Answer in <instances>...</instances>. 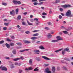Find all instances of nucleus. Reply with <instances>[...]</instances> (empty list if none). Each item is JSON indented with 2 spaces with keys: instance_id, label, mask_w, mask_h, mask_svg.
Wrapping results in <instances>:
<instances>
[{
  "instance_id": "obj_42",
  "label": "nucleus",
  "mask_w": 73,
  "mask_h": 73,
  "mask_svg": "<svg viewBox=\"0 0 73 73\" xmlns=\"http://www.w3.org/2000/svg\"><path fill=\"white\" fill-rule=\"evenodd\" d=\"M52 9H50L49 13L50 14H52Z\"/></svg>"
},
{
  "instance_id": "obj_1",
  "label": "nucleus",
  "mask_w": 73,
  "mask_h": 73,
  "mask_svg": "<svg viewBox=\"0 0 73 73\" xmlns=\"http://www.w3.org/2000/svg\"><path fill=\"white\" fill-rule=\"evenodd\" d=\"M13 2L15 5H17V4L20 5V4H21V2L20 1H18L16 0H13Z\"/></svg>"
},
{
  "instance_id": "obj_63",
  "label": "nucleus",
  "mask_w": 73,
  "mask_h": 73,
  "mask_svg": "<svg viewBox=\"0 0 73 73\" xmlns=\"http://www.w3.org/2000/svg\"><path fill=\"white\" fill-rule=\"evenodd\" d=\"M15 65H18V63L15 62Z\"/></svg>"
},
{
  "instance_id": "obj_44",
  "label": "nucleus",
  "mask_w": 73,
  "mask_h": 73,
  "mask_svg": "<svg viewBox=\"0 0 73 73\" xmlns=\"http://www.w3.org/2000/svg\"><path fill=\"white\" fill-rule=\"evenodd\" d=\"M44 29L47 30H49V29H50L49 28V27H45V28H44Z\"/></svg>"
},
{
  "instance_id": "obj_14",
  "label": "nucleus",
  "mask_w": 73,
  "mask_h": 73,
  "mask_svg": "<svg viewBox=\"0 0 73 73\" xmlns=\"http://www.w3.org/2000/svg\"><path fill=\"white\" fill-rule=\"evenodd\" d=\"M38 38L37 37H32L31 38V40H37Z\"/></svg>"
},
{
  "instance_id": "obj_45",
  "label": "nucleus",
  "mask_w": 73,
  "mask_h": 73,
  "mask_svg": "<svg viewBox=\"0 0 73 73\" xmlns=\"http://www.w3.org/2000/svg\"><path fill=\"white\" fill-rule=\"evenodd\" d=\"M48 24L49 25H52V23L50 22H48Z\"/></svg>"
},
{
  "instance_id": "obj_58",
  "label": "nucleus",
  "mask_w": 73,
  "mask_h": 73,
  "mask_svg": "<svg viewBox=\"0 0 73 73\" xmlns=\"http://www.w3.org/2000/svg\"><path fill=\"white\" fill-rule=\"evenodd\" d=\"M11 38H12V39H14L15 38V37H14V36H11Z\"/></svg>"
},
{
  "instance_id": "obj_61",
  "label": "nucleus",
  "mask_w": 73,
  "mask_h": 73,
  "mask_svg": "<svg viewBox=\"0 0 73 73\" xmlns=\"http://www.w3.org/2000/svg\"><path fill=\"white\" fill-rule=\"evenodd\" d=\"M57 69L58 70H60V67H58L57 68Z\"/></svg>"
},
{
  "instance_id": "obj_38",
  "label": "nucleus",
  "mask_w": 73,
  "mask_h": 73,
  "mask_svg": "<svg viewBox=\"0 0 73 73\" xmlns=\"http://www.w3.org/2000/svg\"><path fill=\"white\" fill-rule=\"evenodd\" d=\"M6 40L7 41H12V40H10L8 38H7L6 39Z\"/></svg>"
},
{
  "instance_id": "obj_39",
  "label": "nucleus",
  "mask_w": 73,
  "mask_h": 73,
  "mask_svg": "<svg viewBox=\"0 0 73 73\" xmlns=\"http://www.w3.org/2000/svg\"><path fill=\"white\" fill-rule=\"evenodd\" d=\"M35 52H37L38 53H40V51L38 50H35Z\"/></svg>"
},
{
  "instance_id": "obj_53",
  "label": "nucleus",
  "mask_w": 73,
  "mask_h": 73,
  "mask_svg": "<svg viewBox=\"0 0 73 73\" xmlns=\"http://www.w3.org/2000/svg\"><path fill=\"white\" fill-rule=\"evenodd\" d=\"M34 20L35 21H38V19L37 18H35L34 19Z\"/></svg>"
},
{
  "instance_id": "obj_60",
  "label": "nucleus",
  "mask_w": 73,
  "mask_h": 73,
  "mask_svg": "<svg viewBox=\"0 0 73 73\" xmlns=\"http://www.w3.org/2000/svg\"><path fill=\"white\" fill-rule=\"evenodd\" d=\"M36 25H38V24H40V22H39L38 23H37V22H36Z\"/></svg>"
},
{
  "instance_id": "obj_23",
  "label": "nucleus",
  "mask_w": 73,
  "mask_h": 73,
  "mask_svg": "<svg viewBox=\"0 0 73 73\" xmlns=\"http://www.w3.org/2000/svg\"><path fill=\"white\" fill-rule=\"evenodd\" d=\"M16 44H17V45H19V46H21V45H22V44L21 42L17 43Z\"/></svg>"
},
{
  "instance_id": "obj_33",
  "label": "nucleus",
  "mask_w": 73,
  "mask_h": 73,
  "mask_svg": "<svg viewBox=\"0 0 73 73\" xmlns=\"http://www.w3.org/2000/svg\"><path fill=\"white\" fill-rule=\"evenodd\" d=\"M15 44L13 43H10V46H13Z\"/></svg>"
},
{
  "instance_id": "obj_25",
  "label": "nucleus",
  "mask_w": 73,
  "mask_h": 73,
  "mask_svg": "<svg viewBox=\"0 0 73 73\" xmlns=\"http://www.w3.org/2000/svg\"><path fill=\"white\" fill-rule=\"evenodd\" d=\"M36 60H37V61H40L41 60V58L40 57H38L36 59Z\"/></svg>"
},
{
  "instance_id": "obj_26",
  "label": "nucleus",
  "mask_w": 73,
  "mask_h": 73,
  "mask_svg": "<svg viewBox=\"0 0 73 73\" xmlns=\"http://www.w3.org/2000/svg\"><path fill=\"white\" fill-rule=\"evenodd\" d=\"M16 14H18L19 13V9H17L15 10Z\"/></svg>"
},
{
  "instance_id": "obj_8",
  "label": "nucleus",
  "mask_w": 73,
  "mask_h": 73,
  "mask_svg": "<svg viewBox=\"0 0 73 73\" xmlns=\"http://www.w3.org/2000/svg\"><path fill=\"white\" fill-rule=\"evenodd\" d=\"M42 58H43L44 60H49L50 59L48 58L47 57L45 56H42Z\"/></svg>"
},
{
  "instance_id": "obj_52",
  "label": "nucleus",
  "mask_w": 73,
  "mask_h": 73,
  "mask_svg": "<svg viewBox=\"0 0 73 73\" xmlns=\"http://www.w3.org/2000/svg\"><path fill=\"white\" fill-rule=\"evenodd\" d=\"M40 49H44V47L42 46H40Z\"/></svg>"
},
{
  "instance_id": "obj_6",
  "label": "nucleus",
  "mask_w": 73,
  "mask_h": 73,
  "mask_svg": "<svg viewBox=\"0 0 73 73\" xmlns=\"http://www.w3.org/2000/svg\"><path fill=\"white\" fill-rule=\"evenodd\" d=\"M52 72L53 73H55V72H56V68L55 67H53L52 68Z\"/></svg>"
},
{
  "instance_id": "obj_10",
  "label": "nucleus",
  "mask_w": 73,
  "mask_h": 73,
  "mask_svg": "<svg viewBox=\"0 0 73 73\" xmlns=\"http://www.w3.org/2000/svg\"><path fill=\"white\" fill-rule=\"evenodd\" d=\"M63 50V48H61L59 50H57L56 51H55L54 52H56V53H58V52L60 51H61V50Z\"/></svg>"
},
{
  "instance_id": "obj_48",
  "label": "nucleus",
  "mask_w": 73,
  "mask_h": 73,
  "mask_svg": "<svg viewBox=\"0 0 73 73\" xmlns=\"http://www.w3.org/2000/svg\"><path fill=\"white\" fill-rule=\"evenodd\" d=\"M22 48V47L21 46L16 47V48H17V49H20V48Z\"/></svg>"
},
{
  "instance_id": "obj_31",
  "label": "nucleus",
  "mask_w": 73,
  "mask_h": 73,
  "mask_svg": "<svg viewBox=\"0 0 73 73\" xmlns=\"http://www.w3.org/2000/svg\"><path fill=\"white\" fill-rule=\"evenodd\" d=\"M66 52H65V51L64 50H63L62 51V54H64Z\"/></svg>"
},
{
  "instance_id": "obj_21",
  "label": "nucleus",
  "mask_w": 73,
  "mask_h": 73,
  "mask_svg": "<svg viewBox=\"0 0 73 73\" xmlns=\"http://www.w3.org/2000/svg\"><path fill=\"white\" fill-rule=\"evenodd\" d=\"M55 3L56 4H58V3H60V0H56L55 1Z\"/></svg>"
},
{
  "instance_id": "obj_51",
  "label": "nucleus",
  "mask_w": 73,
  "mask_h": 73,
  "mask_svg": "<svg viewBox=\"0 0 73 73\" xmlns=\"http://www.w3.org/2000/svg\"><path fill=\"white\" fill-rule=\"evenodd\" d=\"M33 68L32 67H29V70H33Z\"/></svg>"
},
{
  "instance_id": "obj_56",
  "label": "nucleus",
  "mask_w": 73,
  "mask_h": 73,
  "mask_svg": "<svg viewBox=\"0 0 73 73\" xmlns=\"http://www.w3.org/2000/svg\"><path fill=\"white\" fill-rule=\"evenodd\" d=\"M32 2H37L38 1H37V0H33L32 1Z\"/></svg>"
},
{
  "instance_id": "obj_50",
  "label": "nucleus",
  "mask_w": 73,
  "mask_h": 73,
  "mask_svg": "<svg viewBox=\"0 0 73 73\" xmlns=\"http://www.w3.org/2000/svg\"><path fill=\"white\" fill-rule=\"evenodd\" d=\"M39 3H39V5H42V4H43V2H42L41 1H40Z\"/></svg>"
},
{
  "instance_id": "obj_9",
  "label": "nucleus",
  "mask_w": 73,
  "mask_h": 73,
  "mask_svg": "<svg viewBox=\"0 0 73 73\" xmlns=\"http://www.w3.org/2000/svg\"><path fill=\"white\" fill-rule=\"evenodd\" d=\"M29 50V49H26L24 50H21L19 51V52L21 53H22L23 52H25L26 51H28Z\"/></svg>"
},
{
  "instance_id": "obj_40",
  "label": "nucleus",
  "mask_w": 73,
  "mask_h": 73,
  "mask_svg": "<svg viewBox=\"0 0 73 73\" xmlns=\"http://www.w3.org/2000/svg\"><path fill=\"white\" fill-rule=\"evenodd\" d=\"M9 24V23H4V25H5L7 26V25H8Z\"/></svg>"
},
{
  "instance_id": "obj_30",
  "label": "nucleus",
  "mask_w": 73,
  "mask_h": 73,
  "mask_svg": "<svg viewBox=\"0 0 73 73\" xmlns=\"http://www.w3.org/2000/svg\"><path fill=\"white\" fill-rule=\"evenodd\" d=\"M13 54H16V52L15 50H13Z\"/></svg>"
},
{
  "instance_id": "obj_24",
  "label": "nucleus",
  "mask_w": 73,
  "mask_h": 73,
  "mask_svg": "<svg viewBox=\"0 0 73 73\" xmlns=\"http://www.w3.org/2000/svg\"><path fill=\"white\" fill-rule=\"evenodd\" d=\"M27 23L29 25H33V24L30 23L28 21H27Z\"/></svg>"
},
{
  "instance_id": "obj_16",
  "label": "nucleus",
  "mask_w": 73,
  "mask_h": 73,
  "mask_svg": "<svg viewBox=\"0 0 73 73\" xmlns=\"http://www.w3.org/2000/svg\"><path fill=\"white\" fill-rule=\"evenodd\" d=\"M10 67L11 69H13L15 68V66H14V65H13V64H12L11 65Z\"/></svg>"
},
{
  "instance_id": "obj_18",
  "label": "nucleus",
  "mask_w": 73,
  "mask_h": 73,
  "mask_svg": "<svg viewBox=\"0 0 73 73\" xmlns=\"http://www.w3.org/2000/svg\"><path fill=\"white\" fill-rule=\"evenodd\" d=\"M10 15H13V14H15V11L14 10H13L12 11H10Z\"/></svg>"
},
{
  "instance_id": "obj_47",
  "label": "nucleus",
  "mask_w": 73,
  "mask_h": 73,
  "mask_svg": "<svg viewBox=\"0 0 73 73\" xmlns=\"http://www.w3.org/2000/svg\"><path fill=\"white\" fill-rule=\"evenodd\" d=\"M7 27H5L3 28V29L4 31H6L7 29Z\"/></svg>"
},
{
  "instance_id": "obj_59",
  "label": "nucleus",
  "mask_w": 73,
  "mask_h": 73,
  "mask_svg": "<svg viewBox=\"0 0 73 73\" xmlns=\"http://www.w3.org/2000/svg\"><path fill=\"white\" fill-rule=\"evenodd\" d=\"M60 10L61 12H62L63 11V9L62 8H60Z\"/></svg>"
},
{
  "instance_id": "obj_62",
  "label": "nucleus",
  "mask_w": 73,
  "mask_h": 73,
  "mask_svg": "<svg viewBox=\"0 0 73 73\" xmlns=\"http://www.w3.org/2000/svg\"><path fill=\"white\" fill-rule=\"evenodd\" d=\"M5 58H6V59H7V60H9L10 58L9 57H7Z\"/></svg>"
},
{
  "instance_id": "obj_11",
  "label": "nucleus",
  "mask_w": 73,
  "mask_h": 73,
  "mask_svg": "<svg viewBox=\"0 0 73 73\" xmlns=\"http://www.w3.org/2000/svg\"><path fill=\"white\" fill-rule=\"evenodd\" d=\"M32 61H33V60L32 59H30L29 60V62L30 65H32Z\"/></svg>"
},
{
  "instance_id": "obj_5",
  "label": "nucleus",
  "mask_w": 73,
  "mask_h": 73,
  "mask_svg": "<svg viewBox=\"0 0 73 73\" xmlns=\"http://www.w3.org/2000/svg\"><path fill=\"white\" fill-rule=\"evenodd\" d=\"M46 73H52V72L49 70V68H47L45 69Z\"/></svg>"
},
{
  "instance_id": "obj_15",
  "label": "nucleus",
  "mask_w": 73,
  "mask_h": 73,
  "mask_svg": "<svg viewBox=\"0 0 73 73\" xmlns=\"http://www.w3.org/2000/svg\"><path fill=\"white\" fill-rule=\"evenodd\" d=\"M24 42L25 43H26L27 44H29L31 43L30 41L28 40H24Z\"/></svg>"
},
{
  "instance_id": "obj_35",
  "label": "nucleus",
  "mask_w": 73,
  "mask_h": 73,
  "mask_svg": "<svg viewBox=\"0 0 73 73\" xmlns=\"http://www.w3.org/2000/svg\"><path fill=\"white\" fill-rule=\"evenodd\" d=\"M38 3L37 2H34L33 3L34 5H37Z\"/></svg>"
},
{
  "instance_id": "obj_49",
  "label": "nucleus",
  "mask_w": 73,
  "mask_h": 73,
  "mask_svg": "<svg viewBox=\"0 0 73 73\" xmlns=\"http://www.w3.org/2000/svg\"><path fill=\"white\" fill-rule=\"evenodd\" d=\"M61 29H65V28L63 26H61L60 27Z\"/></svg>"
},
{
  "instance_id": "obj_41",
  "label": "nucleus",
  "mask_w": 73,
  "mask_h": 73,
  "mask_svg": "<svg viewBox=\"0 0 73 73\" xmlns=\"http://www.w3.org/2000/svg\"><path fill=\"white\" fill-rule=\"evenodd\" d=\"M37 68H38V67L36 68L35 69H34V71H38V69H37Z\"/></svg>"
},
{
  "instance_id": "obj_2",
  "label": "nucleus",
  "mask_w": 73,
  "mask_h": 73,
  "mask_svg": "<svg viewBox=\"0 0 73 73\" xmlns=\"http://www.w3.org/2000/svg\"><path fill=\"white\" fill-rule=\"evenodd\" d=\"M67 16H69L70 17H72V15H71V11L70 10H69L67 12L66 14Z\"/></svg>"
},
{
  "instance_id": "obj_28",
  "label": "nucleus",
  "mask_w": 73,
  "mask_h": 73,
  "mask_svg": "<svg viewBox=\"0 0 73 73\" xmlns=\"http://www.w3.org/2000/svg\"><path fill=\"white\" fill-rule=\"evenodd\" d=\"M64 60H66V61H70L69 59V58H68L66 57L64 58Z\"/></svg>"
},
{
  "instance_id": "obj_36",
  "label": "nucleus",
  "mask_w": 73,
  "mask_h": 73,
  "mask_svg": "<svg viewBox=\"0 0 73 73\" xmlns=\"http://www.w3.org/2000/svg\"><path fill=\"white\" fill-rule=\"evenodd\" d=\"M19 73H22V72H23V70L21 69L19 70Z\"/></svg>"
},
{
  "instance_id": "obj_20",
  "label": "nucleus",
  "mask_w": 73,
  "mask_h": 73,
  "mask_svg": "<svg viewBox=\"0 0 73 73\" xmlns=\"http://www.w3.org/2000/svg\"><path fill=\"white\" fill-rule=\"evenodd\" d=\"M19 60H20V58H17L14 59L13 60L14 61H17Z\"/></svg>"
},
{
  "instance_id": "obj_19",
  "label": "nucleus",
  "mask_w": 73,
  "mask_h": 73,
  "mask_svg": "<svg viewBox=\"0 0 73 73\" xmlns=\"http://www.w3.org/2000/svg\"><path fill=\"white\" fill-rule=\"evenodd\" d=\"M21 18V15H19L17 17V19L18 20H20V19Z\"/></svg>"
},
{
  "instance_id": "obj_55",
  "label": "nucleus",
  "mask_w": 73,
  "mask_h": 73,
  "mask_svg": "<svg viewBox=\"0 0 73 73\" xmlns=\"http://www.w3.org/2000/svg\"><path fill=\"white\" fill-rule=\"evenodd\" d=\"M34 21V19H31L30 20V21H31V22H32V23H33V22Z\"/></svg>"
},
{
  "instance_id": "obj_32",
  "label": "nucleus",
  "mask_w": 73,
  "mask_h": 73,
  "mask_svg": "<svg viewBox=\"0 0 73 73\" xmlns=\"http://www.w3.org/2000/svg\"><path fill=\"white\" fill-rule=\"evenodd\" d=\"M63 32L64 34H68V32L67 31H63Z\"/></svg>"
},
{
  "instance_id": "obj_13",
  "label": "nucleus",
  "mask_w": 73,
  "mask_h": 73,
  "mask_svg": "<svg viewBox=\"0 0 73 73\" xmlns=\"http://www.w3.org/2000/svg\"><path fill=\"white\" fill-rule=\"evenodd\" d=\"M5 45H6L7 47L9 49V48H10V45L8 44L7 43H6Z\"/></svg>"
},
{
  "instance_id": "obj_29",
  "label": "nucleus",
  "mask_w": 73,
  "mask_h": 73,
  "mask_svg": "<svg viewBox=\"0 0 73 73\" xmlns=\"http://www.w3.org/2000/svg\"><path fill=\"white\" fill-rule=\"evenodd\" d=\"M2 5H5V6H6L7 5V3H5L4 2H3L2 3Z\"/></svg>"
},
{
  "instance_id": "obj_46",
  "label": "nucleus",
  "mask_w": 73,
  "mask_h": 73,
  "mask_svg": "<svg viewBox=\"0 0 73 73\" xmlns=\"http://www.w3.org/2000/svg\"><path fill=\"white\" fill-rule=\"evenodd\" d=\"M22 23L23 25H25V22H23Z\"/></svg>"
},
{
  "instance_id": "obj_37",
  "label": "nucleus",
  "mask_w": 73,
  "mask_h": 73,
  "mask_svg": "<svg viewBox=\"0 0 73 73\" xmlns=\"http://www.w3.org/2000/svg\"><path fill=\"white\" fill-rule=\"evenodd\" d=\"M31 33L29 31H27L25 32L26 34H29Z\"/></svg>"
},
{
  "instance_id": "obj_3",
  "label": "nucleus",
  "mask_w": 73,
  "mask_h": 73,
  "mask_svg": "<svg viewBox=\"0 0 73 73\" xmlns=\"http://www.w3.org/2000/svg\"><path fill=\"white\" fill-rule=\"evenodd\" d=\"M62 7H63V8H68L70 7V5H62Z\"/></svg>"
},
{
  "instance_id": "obj_7",
  "label": "nucleus",
  "mask_w": 73,
  "mask_h": 73,
  "mask_svg": "<svg viewBox=\"0 0 73 73\" xmlns=\"http://www.w3.org/2000/svg\"><path fill=\"white\" fill-rule=\"evenodd\" d=\"M56 38H57V40H62V38L59 36H57Z\"/></svg>"
},
{
  "instance_id": "obj_12",
  "label": "nucleus",
  "mask_w": 73,
  "mask_h": 73,
  "mask_svg": "<svg viewBox=\"0 0 73 73\" xmlns=\"http://www.w3.org/2000/svg\"><path fill=\"white\" fill-rule=\"evenodd\" d=\"M47 36L48 38H52V35H50V34H48Z\"/></svg>"
},
{
  "instance_id": "obj_64",
  "label": "nucleus",
  "mask_w": 73,
  "mask_h": 73,
  "mask_svg": "<svg viewBox=\"0 0 73 73\" xmlns=\"http://www.w3.org/2000/svg\"><path fill=\"white\" fill-rule=\"evenodd\" d=\"M18 66H20V65H21V63H18Z\"/></svg>"
},
{
  "instance_id": "obj_57",
  "label": "nucleus",
  "mask_w": 73,
  "mask_h": 73,
  "mask_svg": "<svg viewBox=\"0 0 73 73\" xmlns=\"http://www.w3.org/2000/svg\"><path fill=\"white\" fill-rule=\"evenodd\" d=\"M20 58V59H21V60H24V58H23V56H21Z\"/></svg>"
},
{
  "instance_id": "obj_27",
  "label": "nucleus",
  "mask_w": 73,
  "mask_h": 73,
  "mask_svg": "<svg viewBox=\"0 0 73 73\" xmlns=\"http://www.w3.org/2000/svg\"><path fill=\"white\" fill-rule=\"evenodd\" d=\"M39 35V34L38 33H36L33 35V36H38Z\"/></svg>"
},
{
  "instance_id": "obj_34",
  "label": "nucleus",
  "mask_w": 73,
  "mask_h": 73,
  "mask_svg": "<svg viewBox=\"0 0 73 73\" xmlns=\"http://www.w3.org/2000/svg\"><path fill=\"white\" fill-rule=\"evenodd\" d=\"M47 14L45 13H42V15L43 16H45L46 15H47Z\"/></svg>"
},
{
  "instance_id": "obj_17",
  "label": "nucleus",
  "mask_w": 73,
  "mask_h": 73,
  "mask_svg": "<svg viewBox=\"0 0 73 73\" xmlns=\"http://www.w3.org/2000/svg\"><path fill=\"white\" fill-rule=\"evenodd\" d=\"M64 50L65 51H66V52H70V50H69V49L68 48H66Z\"/></svg>"
},
{
  "instance_id": "obj_54",
  "label": "nucleus",
  "mask_w": 73,
  "mask_h": 73,
  "mask_svg": "<svg viewBox=\"0 0 73 73\" xmlns=\"http://www.w3.org/2000/svg\"><path fill=\"white\" fill-rule=\"evenodd\" d=\"M62 16L61 15H59V18L60 19H62Z\"/></svg>"
},
{
  "instance_id": "obj_4",
  "label": "nucleus",
  "mask_w": 73,
  "mask_h": 73,
  "mask_svg": "<svg viewBox=\"0 0 73 73\" xmlns=\"http://www.w3.org/2000/svg\"><path fill=\"white\" fill-rule=\"evenodd\" d=\"M1 70H5V71H7V68H6V67L5 66H2Z\"/></svg>"
},
{
  "instance_id": "obj_22",
  "label": "nucleus",
  "mask_w": 73,
  "mask_h": 73,
  "mask_svg": "<svg viewBox=\"0 0 73 73\" xmlns=\"http://www.w3.org/2000/svg\"><path fill=\"white\" fill-rule=\"evenodd\" d=\"M58 40H53L51 41L52 42H58Z\"/></svg>"
},
{
  "instance_id": "obj_43",
  "label": "nucleus",
  "mask_w": 73,
  "mask_h": 73,
  "mask_svg": "<svg viewBox=\"0 0 73 73\" xmlns=\"http://www.w3.org/2000/svg\"><path fill=\"white\" fill-rule=\"evenodd\" d=\"M4 42V40L1 41H0V44H3Z\"/></svg>"
}]
</instances>
